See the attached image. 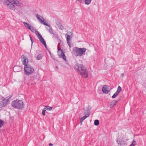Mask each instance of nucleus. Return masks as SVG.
I'll use <instances>...</instances> for the list:
<instances>
[{
    "label": "nucleus",
    "instance_id": "nucleus-1",
    "mask_svg": "<svg viewBox=\"0 0 146 146\" xmlns=\"http://www.w3.org/2000/svg\"><path fill=\"white\" fill-rule=\"evenodd\" d=\"M1 1L8 8L15 10V5L19 7L21 5L20 2L17 0H1Z\"/></svg>",
    "mask_w": 146,
    "mask_h": 146
},
{
    "label": "nucleus",
    "instance_id": "nucleus-2",
    "mask_svg": "<svg viewBox=\"0 0 146 146\" xmlns=\"http://www.w3.org/2000/svg\"><path fill=\"white\" fill-rule=\"evenodd\" d=\"M74 69L83 77L86 78L88 77V72L82 64H77L75 66Z\"/></svg>",
    "mask_w": 146,
    "mask_h": 146
},
{
    "label": "nucleus",
    "instance_id": "nucleus-3",
    "mask_svg": "<svg viewBox=\"0 0 146 146\" xmlns=\"http://www.w3.org/2000/svg\"><path fill=\"white\" fill-rule=\"evenodd\" d=\"M11 105L13 108L18 110H22L24 108V104L22 101L17 99L13 101Z\"/></svg>",
    "mask_w": 146,
    "mask_h": 146
},
{
    "label": "nucleus",
    "instance_id": "nucleus-4",
    "mask_svg": "<svg viewBox=\"0 0 146 146\" xmlns=\"http://www.w3.org/2000/svg\"><path fill=\"white\" fill-rule=\"evenodd\" d=\"M86 50L85 48H79L75 47L73 48L72 52L76 56L81 57L85 54V52Z\"/></svg>",
    "mask_w": 146,
    "mask_h": 146
},
{
    "label": "nucleus",
    "instance_id": "nucleus-5",
    "mask_svg": "<svg viewBox=\"0 0 146 146\" xmlns=\"http://www.w3.org/2000/svg\"><path fill=\"white\" fill-rule=\"evenodd\" d=\"M36 16L38 20L41 23L49 27V29L47 28H46L47 30L49 31V32L51 34H54L53 33L52 27L50 25L48 24V23L46 21V20L42 16L38 15L37 14H36Z\"/></svg>",
    "mask_w": 146,
    "mask_h": 146
},
{
    "label": "nucleus",
    "instance_id": "nucleus-6",
    "mask_svg": "<svg viewBox=\"0 0 146 146\" xmlns=\"http://www.w3.org/2000/svg\"><path fill=\"white\" fill-rule=\"evenodd\" d=\"M24 71L25 74L29 76L34 71L33 67L30 64H26L24 68Z\"/></svg>",
    "mask_w": 146,
    "mask_h": 146
},
{
    "label": "nucleus",
    "instance_id": "nucleus-7",
    "mask_svg": "<svg viewBox=\"0 0 146 146\" xmlns=\"http://www.w3.org/2000/svg\"><path fill=\"white\" fill-rule=\"evenodd\" d=\"M57 49L58 50V54L59 56V57L62 58L64 60L66 61V57L62 50H61V48H60L58 46Z\"/></svg>",
    "mask_w": 146,
    "mask_h": 146
},
{
    "label": "nucleus",
    "instance_id": "nucleus-8",
    "mask_svg": "<svg viewBox=\"0 0 146 146\" xmlns=\"http://www.w3.org/2000/svg\"><path fill=\"white\" fill-rule=\"evenodd\" d=\"M35 34L36 35L38 38L41 43L44 41V39L38 31H35Z\"/></svg>",
    "mask_w": 146,
    "mask_h": 146
},
{
    "label": "nucleus",
    "instance_id": "nucleus-9",
    "mask_svg": "<svg viewBox=\"0 0 146 146\" xmlns=\"http://www.w3.org/2000/svg\"><path fill=\"white\" fill-rule=\"evenodd\" d=\"M109 86L106 85L104 86L102 88V92L106 94H108V92L110 91L108 89Z\"/></svg>",
    "mask_w": 146,
    "mask_h": 146
},
{
    "label": "nucleus",
    "instance_id": "nucleus-10",
    "mask_svg": "<svg viewBox=\"0 0 146 146\" xmlns=\"http://www.w3.org/2000/svg\"><path fill=\"white\" fill-rule=\"evenodd\" d=\"M22 68L21 66H16L13 68V70L15 72H18L21 71L22 70Z\"/></svg>",
    "mask_w": 146,
    "mask_h": 146
},
{
    "label": "nucleus",
    "instance_id": "nucleus-11",
    "mask_svg": "<svg viewBox=\"0 0 146 146\" xmlns=\"http://www.w3.org/2000/svg\"><path fill=\"white\" fill-rule=\"evenodd\" d=\"M68 33H67L66 36V41L69 47L70 48L71 47L70 43L71 36L68 34Z\"/></svg>",
    "mask_w": 146,
    "mask_h": 146
},
{
    "label": "nucleus",
    "instance_id": "nucleus-12",
    "mask_svg": "<svg viewBox=\"0 0 146 146\" xmlns=\"http://www.w3.org/2000/svg\"><path fill=\"white\" fill-rule=\"evenodd\" d=\"M0 103V108H2L5 107L8 104V102L7 100L3 101Z\"/></svg>",
    "mask_w": 146,
    "mask_h": 146
},
{
    "label": "nucleus",
    "instance_id": "nucleus-13",
    "mask_svg": "<svg viewBox=\"0 0 146 146\" xmlns=\"http://www.w3.org/2000/svg\"><path fill=\"white\" fill-rule=\"evenodd\" d=\"M120 100V99H118L117 101L113 100L111 102L110 104V108H112Z\"/></svg>",
    "mask_w": 146,
    "mask_h": 146
},
{
    "label": "nucleus",
    "instance_id": "nucleus-14",
    "mask_svg": "<svg viewBox=\"0 0 146 146\" xmlns=\"http://www.w3.org/2000/svg\"><path fill=\"white\" fill-rule=\"evenodd\" d=\"M23 59V63L25 66L26 64H27V62L28 61V59L26 57L24 56Z\"/></svg>",
    "mask_w": 146,
    "mask_h": 146
},
{
    "label": "nucleus",
    "instance_id": "nucleus-15",
    "mask_svg": "<svg viewBox=\"0 0 146 146\" xmlns=\"http://www.w3.org/2000/svg\"><path fill=\"white\" fill-rule=\"evenodd\" d=\"M116 141L117 143L120 145H121L123 142V140L120 139L119 138H117Z\"/></svg>",
    "mask_w": 146,
    "mask_h": 146
},
{
    "label": "nucleus",
    "instance_id": "nucleus-16",
    "mask_svg": "<svg viewBox=\"0 0 146 146\" xmlns=\"http://www.w3.org/2000/svg\"><path fill=\"white\" fill-rule=\"evenodd\" d=\"M12 96H8L6 97L5 98L4 97L2 98V100L3 101H5L7 100V102H8L9 100L11 98Z\"/></svg>",
    "mask_w": 146,
    "mask_h": 146
},
{
    "label": "nucleus",
    "instance_id": "nucleus-17",
    "mask_svg": "<svg viewBox=\"0 0 146 146\" xmlns=\"http://www.w3.org/2000/svg\"><path fill=\"white\" fill-rule=\"evenodd\" d=\"M43 55L42 54H40L38 55L36 58V59L38 60H40L42 58Z\"/></svg>",
    "mask_w": 146,
    "mask_h": 146
},
{
    "label": "nucleus",
    "instance_id": "nucleus-18",
    "mask_svg": "<svg viewBox=\"0 0 146 146\" xmlns=\"http://www.w3.org/2000/svg\"><path fill=\"white\" fill-rule=\"evenodd\" d=\"M121 90H122V89H121V87L120 86H119L118 87L117 89V91L116 92L119 94V93L121 91Z\"/></svg>",
    "mask_w": 146,
    "mask_h": 146
},
{
    "label": "nucleus",
    "instance_id": "nucleus-19",
    "mask_svg": "<svg viewBox=\"0 0 146 146\" xmlns=\"http://www.w3.org/2000/svg\"><path fill=\"white\" fill-rule=\"evenodd\" d=\"M28 29L30 30L33 33H34L35 32V31H35V30L34 28L31 26L30 27H29V29Z\"/></svg>",
    "mask_w": 146,
    "mask_h": 146
},
{
    "label": "nucleus",
    "instance_id": "nucleus-20",
    "mask_svg": "<svg viewBox=\"0 0 146 146\" xmlns=\"http://www.w3.org/2000/svg\"><path fill=\"white\" fill-rule=\"evenodd\" d=\"M28 29L30 30L33 33H34L35 32V31H35V30L34 28L31 26L30 27H29V29Z\"/></svg>",
    "mask_w": 146,
    "mask_h": 146
},
{
    "label": "nucleus",
    "instance_id": "nucleus-21",
    "mask_svg": "<svg viewBox=\"0 0 146 146\" xmlns=\"http://www.w3.org/2000/svg\"><path fill=\"white\" fill-rule=\"evenodd\" d=\"M28 29L30 30L33 33H34L35 32V31H35V30L34 28L31 26L30 27H29V29Z\"/></svg>",
    "mask_w": 146,
    "mask_h": 146
},
{
    "label": "nucleus",
    "instance_id": "nucleus-22",
    "mask_svg": "<svg viewBox=\"0 0 146 146\" xmlns=\"http://www.w3.org/2000/svg\"><path fill=\"white\" fill-rule=\"evenodd\" d=\"M28 29L30 30L33 33H34L35 32V31H35V30L34 28L31 26L30 27H29V29Z\"/></svg>",
    "mask_w": 146,
    "mask_h": 146
},
{
    "label": "nucleus",
    "instance_id": "nucleus-23",
    "mask_svg": "<svg viewBox=\"0 0 146 146\" xmlns=\"http://www.w3.org/2000/svg\"><path fill=\"white\" fill-rule=\"evenodd\" d=\"M90 114V113L89 112L88 113V114H87L86 115H85V116H83L81 118L83 120H85L87 117H88L89 115Z\"/></svg>",
    "mask_w": 146,
    "mask_h": 146
},
{
    "label": "nucleus",
    "instance_id": "nucleus-24",
    "mask_svg": "<svg viewBox=\"0 0 146 146\" xmlns=\"http://www.w3.org/2000/svg\"><path fill=\"white\" fill-rule=\"evenodd\" d=\"M23 24L28 29H29V27L31 26V25H29L28 23L26 22H24Z\"/></svg>",
    "mask_w": 146,
    "mask_h": 146
},
{
    "label": "nucleus",
    "instance_id": "nucleus-25",
    "mask_svg": "<svg viewBox=\"0 0 146 146\" xmlns=\"http://www.w3.org/2000/svg\"><path fill=\"white\" fill-rule=\"evenodd\" d=\"M4 123V122L3 120L0 119V128L3 125Z\"/></svg>",
    "mask_w": 146,
    "mask_h": 146
},
{
    "label": "nucleus",
    "instance_id": "nucleus-26",
    "mask_svg": "<svg viewBox=\"0 0 146 146\" xmlns=\"http://www.w3.org/2000/svg\"><path fill=\"white\" fill-rule=\"evenodd\" d=\"M99 123V121L98 120L96 119L94 121V125H95L97 126L98 125Z\"/></svg>",
    "mask_w": 146,
    "mask_h": 146
},
{
    "label": "nucleus",
    "instance_id": "nucleus-27",
    "mask_svg": "<svg viewBox=\"0 0 146 146\" xmlns=\"http://www.w3.org/2000/svg\"><path fill=\"white\" fill-rule=\"evenodd\" d=\"M118 94L115 92L112 96L111 97L113 98H115Z\"/></svg>",
    "mask_w": 146,
    "mask_h": 146
},
{
    "label": "nucleus",
    "instance_id": "nucleus-28",
    "mask_svg": "<svg viewBox=\"0 0 146 146\" xmlns=\"http://www.w3.org/2000/svg\"><path fill=\"white\" fill-rule=\"evenodd\" d=\"M46 107H47V110H49V111H50L52 109V107H50L48 106H46Z\"/></svg>",
    "mask_w": 146,
    "mask_h": 146
},
{
    "label": "nucleus",
    "instance_id": "nucleus-29",
    "mask_svg": "<svg viewBox=\"0 0 146 146\" xmlns=\"http://www.w3.org/2000/svg\"><path fill=\"white\" fill-rule=\"evenodd\" d=\"M131 144L134 146H135V145H136V141L134 139L133 140V142Z\"/></svg>",
    "mask_w": 146,
    "mask_h": 146
},
{
    "label": "nucleus",
    "instance_id": "nucleus-30",
    "mask_svg": "<svg viewBox=\"0 0 146 146\" xmlns=\"http://www.w3.org/2000/svg\"><path fill=\"white\" fill-rule=\"evenodd\" d=\"M42 44H43L45 46V48L47 49V45L46 43V42L45 41L41 43Z\"/></svg>",
    "mask_w": 146,
    "mask_h": 146
},
{
    "label": "nucleus",
    "instance_id": "nucleus-31",
    "mask_svg": "<svg viewBox=\"0 0 146 146\" xmlns=\"http://www.w3.org/2000/svg\"><path fill=\"white\" fill-rule=\"evenodd\" d=\"M47 107H46V106H45L44 108L42 110V111H46V110H47Z\"/></svg>",
    "mask_w": 146,
    "mask_h": 146
},
{
    "label": "nucleus",
    "instance_id": "nucleus-32",
    "mask_svg": "<svg viewBox=\"0 0 146 146\" xmlns=\"http://www.w3.org/2000/svg\"><path fill=\"white\" fill-rule=\"evenodd\" d=\"M42 114L43 115H45V111H42Z\"/></svg>",
    "mask_w": 146,
    "mask_h": 146
},
{
    "label": "nucleus",
    "instance_id": "nucleus-33",
    "mask_svg": "<svg viewBox=\"0 0 146 146\" xmlns=\"http://www.w3.org/2000/svg\"><path fill=\"white\" fill-rule=\"evenodd\" d=\"M88 112H89V113H89V112H88V111H87V110H86V111H85V115H86L87 114H88Z\"/></svg>",
    "mask_w": 146,
    "mask_h": 146
},
{
    "label": "nucleus",
    "instance_id": "nucleus-34",
    "mask_svg": "<svg viewBox=\"0 0 146 146\" xmlns=\"http://www.w3.org/2000/svg\"><path fill=\"white\" fill-rule=\"evenodd\" d=\"M76 0L79 3H81L82 1V0Z\"/></svg>",
    "mask_w": 146,
    "mask_h": 146
},
{
    "label": "nucleus",
    "instance_id": "nucleus-35",
    "mask_svg": "<svg viewBox=\"0 0 146 146\" xmlns=\"http://www.w3.org/2000/svg\"><path fill=\"white\" fill-rule=\"evenodd\" d=\"M124 75V73H122V74H121V76L122 77H123V76Z\"/></svg>",
    "mask_w": 146,
    "mask_h": 146
},
{
    "label": "nucleus",
    "instance_id": "nucleus-36",
    "mask_svg": "<svg viewBox=\"0 0 146 146\" xmlns=\"http://www.w3.org/2000/svg\"><path fill=\"white\" fill-rule=\"evenodd\" d=\"M63 28H63V27L62 26H61L60 27V29H61V30L63 29Z\"/></svg>",
    "mask_w": 146,
    "mask_h": 146
},
{
    "label": "nucleus",
    "instance_id": "nucleus-37",
    "mask_svg": "<svg viewBox=\"0 0 146 146\" xmlns=\"http://www.w3.org/2000/svg\"><path fill=\"white\" fill-rule=\"evenodd\" d=\"M84 121L83 120L82 118H81V120H80V122L81 123H82L83 121Z\"/></svg>",
    "mask_w": 146,
    "mask_h": 146
},
{
    "label": "nucleus",
    "instance_id": "nucleus-38",
    "mask_svg": "<svg viewBox=\"0 0 146 146\" xmlns=\"http://www.w3.org/2000/svg\"><path fill=\"white\" fill-rule=\"evenodd\" d=\"M53 144L51 143H50L49 144V146H52Z\"/></svg>",
    "mask_w": 146,
    "mask_h": 146
},
{
    "label": "nucleus",
    "instance_id": "nucleus-39",
    "mask_svg": "<svg viewBox=\"0 0 146 146\" xmlns=\"http://www.w3.org/2000/svg\"><path fill=\"white\" fill-rule=\"evenodd\" d=\"M29 37H30V39H31V40H33L32 38V37H31V35H29Z\"/></svg>",
    "mask_w": 146,
    "mask_h": 146
},
{
    "label": "nucleus",
    "instance_id": "nucleus-40",
    "mask_svg": "<svg viewBox=\"0 0 146 146\" xmlns=\"http://www.w3.org/2000/svg\"><path fill=\"white\" fill-rule=\"evenodd\" d=\"M3 97H2L1 95H0V100H1H1H2V98Z\"/></svg>",
    "mask_w": 146,
    "mask_h": 146
},
{
    "label": "nucleus",
    "instance_id": "nucleus-41",
    "mask_svg": "<svg viewBox=\"0 0 146 146\" xmlns=\"http://www.w3.org/2000/svg\"><path fill=\"white\" fill-rule=\"evenodd\" d=\"M31 42H32V44H33V40H31Z\"/></svg>",
    "mask_w": 146,
    "mask_h": 146
},
{
    "label": "nucleus",
    "instance_id": "nucleus-42",
    "mask_svg": "<svg viewBox=\"0 0 146 146\" xmlns=\"http://www.w3.org/2000/svg\"><path fill=\"white\" fill-rule=\"evenodd\" d=\"M56 68L57 69H58V67L57 66H56Z\"/></svg>",
    "mask_w": 146,
    "mask_h": 146
},
{
    "label": "nucleus",
    "instance_id": "nucleus-43",
    "mask_svg": "<svg viewBox=\"0 0 146 146\" xmlns=\"http://www.w3.org/2000/svg\"><path fill=\"white\" fill-rule=\"evenodd\" d=\"M129 146H133V145L131 144Z\"/></svg>",
    "mask_w": 146,
    "mask_h": 146
},
{
    "label": "nucleus",
    "instance_id": "nucleus-44",
    "mask_svg": "<svg viewBox=\"0 0 146 146\" xmlns=\"http://www.w3.org/2000/svg\"><path fill=\"white\" fill-rule=\"evenodd\" d=\"M37 75L38 76H39V75L38 74H37Z\"/></svg>",
    "mask_w": 146,
    "mask_h": 146
}]
</instances>
